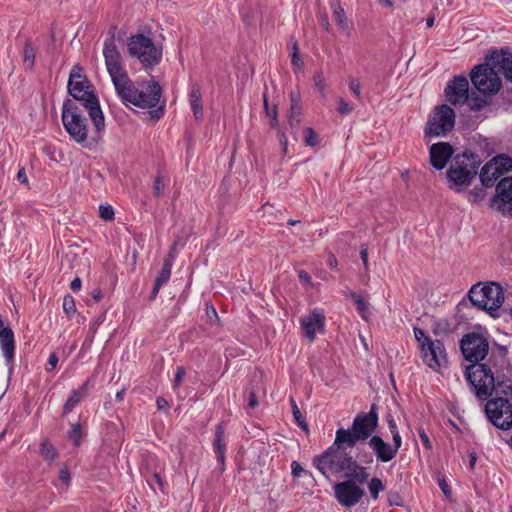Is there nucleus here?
Here are the masks:
<instances>
[{"instance_id":"obj_51","label":"nucleus","mask_w":512,"mask_h":512,"mask_svg":"<svg viewBox=\"0 0 512 512\" xmlns=\"http://www.w3.org/2000/svg\"><path fill=\"white\" fill-rule=\"evenodd\" d=\"M360 257H361V260L363 262V266H364V269L366 271L369 270V263H368V248L366 245H362L361 246V250H360Z\"/></svg>"},{"instance_id":"obj_59","label":"nucleus","mask_w":512,"mask_h":512,"mask_svg":"<svg viewBox=\"0 0 512 512\" xmlns=\"http://www.w3.org/2000/svg\"><path fill=\"white\" fill-rule=\"evenodd\" d=\"M319 22H320V25L325 28L326 31H329V28H330V24H329V20H328V16L327 14H322L320 15L319 17Z\"/></svg>"},{"instance_id":"obj_58","label":"nucleus","mask_w":512,"mask_h":512,"mask_svg":"<svg viewBox=\"0 0 512 512\" xmlns=\"http://www.w3.org/2000/svg\"><path fill=\"white\" fill-rule=\"evenodd\" d=\"M298 277L302 282H304L306 284H311V276L306 271H304V270L299 271Z\"/></svg>"},{"instance_id":"obj_49","label":"nucleus","mask_w":512,"mask_h":512,"mask_svg":"<svg viewBox=\"0 0 512 512\" xmlns=\"http://www.w3.org/2000/svg\"><path fill=\"white\" fill-rule=\"evenodd\" d=\"M264 106H265V110L267 112V115L272 118V123H271L272 127H276L277 126V110H276V107L274 106L272 108V110H270L266 97H264Z\"/></svg>"},{"instance_id":"obj_46","label":"nucleus","mask_w":512,"mask_h":512,"mask_svg":"<svg viewBox=\"0 0 512 512\" xmlns=\"http://www.w3.org/2000/svg\"><path fill=\"white\" fill-rule=\"evenodd\" d=\"M313 80H314V84L315 86L318 88V90L323 93L324 90H325V78L323 76V73L320 71V72H317L314 77H313Z\"/></svg>"},{"instance_id":"obj_2","label":"nucleus","mask_w":512,"mask_h":512,"mask_svg":"<svg viewBox=\"0 0 512 512\" xmlns=\"http://www.w3.org/2000/svg\"><path fill=\"white\" fill-rule=\"evenodd\" d=\"M83 70L79 65H75L69 75L68 92L77 101L81 102L88 111L89 117L95 127L94 140L100 137V133L105 128L104 115L100 108L98 98L91 90L89 80L83 75Z\"/></svg>"},{"instance_id":"obj_6","label":"nucleus","mask_w":512,"mask_h":512,"mask_svg":"<svg viewBox=\"0 0 512 512\" xmlns=\"http://www.w3.org/2000/svg\"><path fill=\"white\" fill-rule=\"evenodd\" d=\"M471 303L482 310L492 312L500 308L504 301L502 287L494 282L474 284L468 293Z\"/></svg>"},{"instance_id":"obj_40","label":"nucleus","mask_w":512,"mask_h":512,"mask_svg":"<svg viewBox=\"0 0 512 512\" xmlns=\"http://www.w3.org/2000/svg\"><path fill=\"white\" fill-rule=\"evenodd\" d=\"M81 426L80 424H74L72 425L71 430L69 431V438L74 442L76 446H79L81 441Z\"/></svg>"},{"instance_id":"obj_1","label":"nucleus","mask_w":512,"mask_h":512,"mask_svg":"<svg viewBox=\"0 0 512 512\" xmlns=\"http://www.w3.org/2000/svg\"><path fill=\"white\" fill-rule=\"evenodd\" d=\"M460 348L464 358L472 363L465 369V378L479 399L486 400L493 392L507 395L512 390L508 379L495 377L486 364L479 363L489 352V343L483 335L475 332L465 334Z\"/></svg>"},{"instance_id":"obj_60","label":"nucleus","mask_w":512,"mask_h":512,"mask_svg":"<svg viewBox=\"0 0 512 512\" xmlns=\"http://www.w3.org/2000/svg\"><path fill=\"white\" fill-rule=\"evenodd\" d=\"M81 285H82V281L79 277H76L72 280L71 284H70V288L73 290V291H79L81 289Z\"/></svg>"},{"instance_id":"obj_33","label":"nucleus","mask_w":512,"mask_h":512,"mask_svg":"<svg viewBox=\"0 0 512 512\" xmlns=\"http://www.w3.org/2000/svg\"><path fill=\"white\" fill-rule=\"evenodd\" d=\"M349 295L353 299V301L355 302L361 317L364 320H367L369 304L364 300V298L361 295H359V294H357L355 292H350Z\"/></svg>"},{"instance_id":"obj_54","label":"nucleus","mask_w":512,"mask_h":512,"mask_svg":"<svg viewBox=\"0 0 512 512\" xmlns=\"http://www.w3.org/2000/svg\"><path fill=\"white\" fill-rule=\"evenodd\" d=\"M59 478L60 480L65 483L66 485H69V482H70V473L68 471V469L65 467L63 469L60 470L59 472Z\"/></svg>"},{"instance_id":"obj_53","label":"nucleus","mask_w":512,"mask_h":512,"mask_svg":"<svg viewBox=\"0 0 512 512\" xmlns=\"http://www.w3.org/2000/svg\"><path fill=\"white\" fill-rule=\"evenodd\" d=\"M486 176L489 178H491V184H486L485 183H482L483 186L485 187H492L495 183V181L501 176V170H498V171H490L488 174H486Z\"/></svg>"},{"instance_id":"obj_12","label":"nucleus","mask_w":512,"mask_h":512,"mask_svg":"<svg viewBox=\"0 0 512 512\" xmlns=\"http://www.w3.org/2000/svg\"><path fill=\"white\" fill-rule=\"evenodd\" d=\"M346 480L334 485V494L337 501L344 507H352L359 503L365 495L362 484L356 478L346 476Z\"/></svg>"},{"instance_id":"obj_10","label":"nucleus","mask_w":512,"mask_h":512,"mask_svg":"<svg viewBox=\"0 0 512 512\" xmlns=\"http://www.w3.org/2000/svg\"><path fill=\"white\" fill-rule=\"evenodd\" d=\"M486 60L485 64H480L472 70L471 81L479 92L495 94L502 86L499 78L500 71L489 63V56L486 57Z\"/></svg>"},{"instance_id":"obj_57","label":"nucleus","mask_w":512,"mask_h":512,"mask_svg":"<svg viewBox=\"0 0 512 512\" xmlns=\"http://www.w3.org/2000/svg\"><path fill=\"white\" fill-rule=\"evenodd\" d=\"M206 313L210 320L214 318L215 321L218 320V314L216 312V309L212 305H206Z\"/></svg>"},{"instance_id":"obj_20","label":"nucleus","mask_w":512,"mask_h":512,"mask_svg":"<svg viewBox=\"0 0 512 512\" xmlns=\"http://www.w3.org/2000/svg\"><path fill=\"white\" fill-rule=\"evenodd\" d=\"M498 171L501 170V175H503L505 172H508L512 170V159L505 155L501 154L496 157H494L491 161L487 162L480 171V180L481 183L491 184V178L488 179L486 174H488L490 171Z\"/></svg>"},{"instance_id":"obj_35","label":"nucleus","mask_w":512,"mask_h":512,"mask_svg":"<svg viewBox=\"0 0 512 512\" xmlns=\"http://www.w3.org/2000/svg\"><path fill=\"white\" fill-rule=\"evenodd\" d=\"M290 404H291L292 413H293L295 421L302 429L307 430L308 425L305 420V417L302 415L296 401L292 397L290 398Z\"/></svg>"},{"instance_id":"obj_29","label":"nucleus","mask_w":512,"mask_h":512,"mask_svg":"<svg viewBox=\"0 0 512 512\" xmlns=\"http://www.w3.org/2000/svg\"><path fill=\"white\" fill-rule=\"evenodd\" d=\"M217 459L219 463L223 464L225 459V443H224V427L222 423H219L215 431V440L213 443Z\"/></svg>"},{"instance_id":"obj_5","label":"nucleus","mask_w":512,"mask_h":512,"mask_svg":"<svg viewBox=\"0 0 512 512\" xmlns=\"http://www.w3.org/2000/svg\"><path fill=\"white\" fill-rule=\"evenodd\" d=\"M480 164V159L473 153L456 155L447 170L449 188L459 192L469 186L477 175Z\"/></svg>"},{"instance_id":"obj_34","label":"nucleus","mask_w":512,"mask_h":512,"mask_svg":"<svg viewBox=\"0 0 512 512\" xmlns=\"http://www.w3.org/2000/svg\"><path fill=\"white\" fill-rule=\"evenodd\" d=\"M40 453L43 456V458L49 462L55 460V458L57 457L56 448L48 440H44L41 443Z\"/></svg>"},{"instance_id":"obj_43","label":"nucleus","mask_w":512,"mask_h":512,"mask_svg":"<svg viewBox=\"0 0 512 512\" xmlns=\"http://www.w3.org/2000/svg\"><path fill=\"white\" fill-rule=\"evenodd\" d=\"M349 88L355 95V97L360 100L361 99V86L360 82L356 78H349Z\"/></svg>"},{"instance_id":"obj_38","label":"nucleus","mask_w":512,"mask_h":512,"mask_svg":"<svg viewBox=\"0 0 512 512\" xmlns=\"http://www.w3.org/2000/svg\"><path fill=\"white\" fill-rule=\"evenodd\" d=\"M63 310L68 316H71L76 312L75 301L71 295L64 296Z\"/></svg>"},{"instance_id":"obj_16","label":"nucleus","mask_w":512,"mask_h":512,"mask_svg":"<svg viewBox=\"0 0 512 512\" xmlns=\"http://www.w3.org/2000/svg\"><path fill=\"white\" fill-rule=\"evenodd\" d=\"M493 205L504 215L512 216V177L503 178L496 186Z\"/></svg>"},{"instance_id":"obj_37","label":"nucleus","mask_w":512,"mask_h":512,"mask_svg":"<svg viewBox=\"0 0 512 512\" xmlns=\"http://www.w3.org/2000/svg\"><path fill=\"white\" fill-rule=\"evenodd\" d=\"M465 102H467L468 106L472 110H480L486 103L483 98L474 96V94H468V98L465 100Z\"/></svg>"},{"instance_id":"obj_56","label":"nucleus","mask_w":512,"mask_h":512,"mask_svg":"<svg viewBox=\"0 0 512 512\" xmlns=\"http://www.w3.org/2000/svg\"><path fill=\"white\" fill-rule=\"evenodd\" d=\"M258 406L257 396L254 391L249 393L248 407L254 409Z\"/></svg>"},{"instance_id":"obj_48","label":"nucleus","mask_w":512,"mask_h":512,"mask_svg":"<svg viewBox=\"0 0 512 512\" xmlns=\"http://www.w3.org/2000/svg\"><path fill=\"white\" fill-rule=\"evenodd\" d=\"M186 375V370L183 366H178L174 376V387H179L182 380Z\"/></svg>"},{"instance_id":"obj_36","label":"nucleus","mask_w":512,"mask_h":512,"mask_svg":"<svg viewBox=\"0 0 512 512\" xmlns=\"http://www.w3.org/2000/svg\"><path fill=\"white\" fill-rule=\"evenodd\" d=\"M304 137L308 146H316L319 143V136L311 127L305 128Z\"/></svg>"},{"instance_id":"obj_61","label":"nucleus","mask_w":512,"mask_h":512,"mask_svg":"<svg viewBox=\"0 0 512 512\" xmlns=\"http://www.w3.org/2000/svg\"><path fill=\"white\" fill-rule=\"evenodd\" d=\"M156 405L159 410L166 409L169 406L167 400L164 399L163 397H158L156 399Z\"/></svg>"},{"instance_id":"obj_52","label":"nucleus","mask_w":512,"mask_h":512,"mask_svg":"<svg viewBox=\"0 0 512 512\" xmlns=\"http://www.w3.org/2000/svg\"><path fill=\"white\" fill-rule=\"evenodd\" d=\"M391 434H392V438H393L392 449H395V454L397 455V452L402 445V438L399 434V431H395L394 433H391Z\"/></svg>"},{"instance_id":"obj_47","label":"nucleus","mask_w":512,"mask_h":512,"mask_svg":"<svg viewBox=\"0 0 512 512\" xmlns=\"http://www.w3.org/2000/svg\"><path fill=\"white\" fill-rule=\"evenodd\" d=\"M353 110L352 105L344 101L342 98L338 101V112L342 115H347Z\"/></svg>"},{"instance_id":"obj_21","label":"nucleus","mask_w":512,"mask_h":512,"mask_svg":"<svg viewBox=\"0 0 512 512\" xmlns=\"http://www.w3.org/2000/svg\"><path fill=\"white\" fill-rule=\"evenodd\" d=\"M489 63L497 68L508 81L512 82V52L508 49L495 51L489 56Z\"/></svg>"},{"instance_id":"obj_13","label":"nucleus","mask_w":512,"mask_h":512,"mask_svg":"<svg viewBox=\"0 0 512 512\" xmlns=\"http://www.w3.org/2000/svg\"><path fill=\"white\" fill-rule=\"evenodd\" d=\"M103 55L112 83L116 82L119 84V80L128 74L122 64L121 55L113 39H108L105 41Z\"/></svg>"},{"instance_id":"obj_44","label":"nucleus","mask_w":512,"mask_h":512,"mask_svg":"<svg viewBox=\"0 0 512 512\" xmlns=\"http://www.w3.org/2000/svg\"><path fill=\"white\" fill-rule=\"evenodd\" d=\"M485 196V192L482 188H474L473 190H471L469 192V200L471 202H478L480 200H482Z\"/></svg>"},{"instance_id":"obj_42","label":"nucleus","mask_w":512,"mask_h":512,"mask_svg":"<svg viewBox=\"0 0 512 512\" xmlns=\"http://www.w3.org/2000/svg\"><path fill=\"white\" fill-rule=\"evenodd\" d=\"M414 336L419 343L420 348L422 349V344H425V347L427 346L428 341H432L429 337L425 335V332L420 328H414Z\"/></svg>"},{"instance_id":"obj_3","label":"nucleus","mask_w":512,"mask_h":512,"mask_svg":"<svg viewBox=\"0 0 512 512\" xmlns=\"http://www.w3.org/2000/svg\"><path fill=\"white\" fill-rule=\"evenodd\" d=\"M337 445L338 447L332 446L314 459L317 469L326 477L344 472L345 477H354L359 481V484L366 483L369 478L366 468L360 466L348 453L340 449L341 444Z\"/></svg>"},{"instance_id":"obj_45","label":"nucleus","mask_w":512,"mask_h":512,"mask_svg":"<svg viewBox=\"0 0 512 512\" xmlns=\"http://www.w3.org/2000/svg\"><path fill=\"white\" fill-rule=\"evenodd\" d=\"M163 190H164V183H163L162 177L160 175H158L153 184L154 196H156V197L161 196L163 193Z\"/></svg>"},{"instance_id":"obj_27","label":"nucleus","mask_w":512,"mask_h":512,"mask_svg":"<svg viewBox=\"0 0 512 512\" xmlns=\"http://www.w3.org/2000/svg\"><path fill=\"white\" fill-rule=\"evenodd\" d=\"M189 101L196 120L203 117L202 94L198 85H194L189 94Z\"/></svg>"},{"instance_id":"obj_14","label":"nucleus","mask_w":512,"mask_h":512,"mask_svg":"<svg viewBox=\"0 0 512 512\" xmlns=\"http://www.w3.org/2000/svg\"><path fill=\"white\" fill-rule=\"evenodd\" d=\"M423 361L433 370L447 364V356L443 343L440 340L428 341L427 346L422 344Z\"/></svg>"},{"instance_id":"obj_8","label":"nucleus","mask_w":512,"mask_h":512,"mask_svg":"<svg viewBox=\"0 0 512 512\" xmlns=\"http://www.w3.org/2000/svg\"><path fill=\"white\" fill-rule=\"evenodd\" d=\"M128 51L146 68L157 65L162 58V50L155 46L151 38L143 34H136L129 38Z\"/></svg>"},{"instance_id":"obj_26","label":"nucleus","mask_w":512,"mask_h":512,"mask_svg":"<svg viewBox=\"0 0 512 512\" xmlns=\"http://www.w3.org/2000/svg\"><path fill=\"white\" fill-rule=\"evenodd\" d=\"M88 383L89 381L87 380L79 389L72 391L71 395L64 404V415L70 413L73 410V408L87 396Z\"/></svg>"},{"instance_id":"obj_31","label":"nucleus","mask_w":512,"mask_h":512,"mask_svg":"<svg viewBox=\"0 0 512 512\" xmlns=\"http://www.w3.org/2000/svg\"><path fill=\"white\" fill-rule=\"evenodd\" d=\"M333 8V20L338 25V27L342 30H346L348 28V24L346 21V15L344 9L341 7L339 3H335L332 6Z\"/></svg>"},{"instance_id":"obj_24","label":"nucleus","mask_w":512,"mask_h":512,"mask_svg":"<svg viewBox=\"0 0 512 512\" xmlns=\"http://www.w3.org/2000/svg\"><path fill=\"white\" fill-rule=\"evenodd\" d=\"M0 347L6 361L11 362L15 350L14 333L11 328L4 326L0 328Z\"/></svg>"},{"instance_id":"obj_22","label":"nucleus","mask_w":512,"mask_h":512,"mask_svg":"<svg viewBox=\"0 0 512 512\" xmlns=\"http://www.w3.org/2000/svg\"><path fill=\"white\" fill-rule=\"evenodd\" d=\"M378 461L389 462L395 458V449H392L380 436L374 435L368 442Z\"/></svg>"},{"instance_id":"obj_25","label":"nucleus","mask_w":512,"mask_h":512,"mask_svg":"<svg viewBox=\"0 0 512 512\" xmlns=\"http://www.w3.org/2000/svg\"><path fill=\"white\" fill-rule=\"evenodd\" d=\"M302 115V106L300 104V95L298 92L292 91L290 93V110L288 115V123L291 128H296Z\"/></svg>"},{"instance_id":"obj_28","label":"nucleus","mask_w":512,"mask_h":512,"mask_svg":"<svg viewBox=\"0 0 512 512\" xmlns=\"http://www.w3.org/2000/svg\"><path fill=\"white\" fill-rule=\"evenodd\" d=\"M171 267H172V260H170L169 258L165 259V261L163 263V267L160 271V274L156 278L155 283H154V287H153L152 295H151L152 299H154L157 296L161 286L169 280L170 275H171Z\"/></svg>"},{"instance_id":"obj_63","label":"nucleus","mask_w":512,"mask_h":512,"mask_svg":"<svg viewBox=\"0 0 512 512\" xmlns=\"http://www.w3.org/2000/svg\"><path fill=\"white\" fill-rule=\"evenodd\" d=\"M387 422H388V428L390 430L391 433H394L395 431H398V428H397V425H396V422L394 420L393 417H389L387 419Z\"/></svg>"},{"instance_id":"obj_11","label":"nucleus","mask_w":512,"mask_h":512,"mask_svg":"<svg viewBox=\"0 0 512 512\" xmlns=\"http://www.w3.org/2000/svg\"><path fill=\"white\" fill-rule=\"evenodd\" d=\"M488 420L497 428H512V404L503 397L489 399L485 405Z\"/></svg>"},{"instance_id":"obj_18","label":"nucleus","mask_w":512,"mask_h":512,"mask_svg":"<svg viewBox=\"0 0 512 512\" xmlns=\"http://www.w3.org/2000/svg\"><path fill=\"white\" fill-rule=\"evenodd\" d=\"M468 91V80L464 76H457L448 83L445 96L452 105H458L464 103L468 98Z\"/></svg>"},{"instance_id":"obj_17","label":"nucleus","mask_w":512,"mask_h":512,"mask_svg":"<svg viewBox=\"0 0 512 512\" xmlns=\"http://www.w3.org/2000/svg\"><path fill=\"white\" fill-rule=\"evenodd\" d=\"M300 325L304 336L313 342L317 332L324 333L325 331V316L320 310L314 309L310 314L301 317Z\"/></svg>"},{"instance_id":"obj_32","label":"nucleus","mask_w":512,"mask_h":512,"mask_svg":"<svg viewBox=\"0 0 512 512\" xmlns=\"http://www.w3.org/2000/svg\"><path fill=\"white\" fill-rule=\"evenodd\" d=\"M385 485L382 480L378 477H373L368 482V490L371 498L373 500H377L379 497V493L384 491Z\"/></svg>"},{"instance_id":"obj_55","label":"nucleus","mask_w":512,"mask_h":512,"mask_svg":"<svg viewBox=\"0 0 512 512\" xmlns=\"http://www.w3.org/2000/svg\"><path fill=\"white\" fill-rule=\"evenodd\" d=\"M291 470H292V475L295 477L301 476V473L303 472L302 466L296 461L292 462Z\"/></svg>"},{"instance_id":"obj_62","label":"nucleus","mask_w":512,"mask_h":512,"mask_svg":"<svg viewBox=\"0 0 512 512\" xmlns=\"http://www.w3.org/2000/svg\"><path fill=\"white\" fill-rule=\"evenodd\" d=\"M58 363V357L55 353L51 354L48 359V365L50 369H54Z\"/></svg>"},{"instance_id":"obj_23","label":"nucleus","mask_w":512,"mask_h":512,"mask_svg":"<svg viewBox=\"0 0 512 512\" xmlns=\"http://www.w3.org/2000/svg\"><path fill=\"white\" fill-rule=\"evenodd\" d=\"M113 85L118 96L124 103L129 102L134 105L136 94L139 92V87L135 86V84L129 79L128 75L119 80V85L116 82H113Z\"/></svg>"},{"instance_id":"obj_19","label":"nucleus","mask_w":512,"mask_h":512,"mask_svg":"<svg viewBox=\"0 0 512 512\" xmlns=\"http://www.w3.org/2000/svg\"><path fill=\"white\" fill-rule=\"evenodd\" d=\"M454 153V148L448 142H438L431 145L429 150L430 163L436 170H442L446 167Z\"/></svg>"},{"instance_id":"obj_9","label":"nucleus","mask_w":512,"mask_h":512,"mask_svg":"<svg viewBox=\"0 0 512 512\" xmlns=\"http://www.w3.org/2000/svg\"><path fill=\"white\" fill-rule=\"evenodd\" d=\"M455 119V112L450 106L446 104L436 106L428 118L425 136H446L454 128Z\"/></svg>"},{"instance_id":"obj_4","label":"nucleus","mask_w":512,"mask_h":512,"mask_svg":"<svg viewBox=\"0 0 512 512\" xmlns=\"http://www.w3.org/2000/svg\"><path fill=\"white\" fill-rule=\"evenodd\" d=\"M378 425V414L373 404L368 413H359L353 419L351 429L340 428L336 431L335 444H346L354 447L357 442L372 437Z\"/></svg>"},{"instance_id":"obj_39","label":"nucleus","mask_w":512,"mask_h":512,"mask_svg":"<svg viewBox=\"0 0 512 512\" xmlns=\"http://www.w3.org/2000/svg\"><path fill=\"white\" fill-rule=\"evenodd\" d=\"M257 11V8L251 6H245L241 10V18L246 25L253 23V15Z\"/></svg>"},{"instance_id":"obj_7","label":"nucleus","mask_w":512,"mask_h":512,"mask_svg":"<svg viewBox=\"0 0 512 512\" xmlns=\"http://www.w3.org/2000/svg\"><path fill=\"white\" fill-rule=\"evenodd\" d=\"M62 122L65 130L76 143L82 144L87 140L88 126L86 118L70 99L63 103Z\"/></svg>"},{"instance_id":"obj_64","label":"nucleus","mask_w":512,"mask_h":512,"mask_svg":"<svg viewBox=\"0 0 512 512\" xmlns=\"http://www.w3.org/2000/svg\"><path fill=\"white\" fill-rule=\"evenodd\" d=\"M291 56H292V59H291L292 64L295 67L300 68L302 66L303 62H302L301 58L299 57V55L298 54H292Z\"/></svg>"},{"instance_id":"obj_30","label":"nucleus","mask_w":512,"mask_h":512,"mask_svg":"<svg viewBox=\"0 0 512 512\" xmlns=\"http://www.w3.org/2000/svg\"><path fill=\"white\" fill-rule=\"evenodd\" d=\"M36 48L32 45L31 40H26L23 51V64L26 69H32L35 63Z\"/></svg>"},{"instance_id":"obj_41","label":"nucleus","mask_w":512,"mask_h":512,"mask_svg":"<svg viewBox=\"0 0 512 512\" xmlns=\"http://www.w3.org/2000/svg\"><path fill=\"white\" fill-rule=\"evenodd\" d=\"M99 215L105 221H111L114 219V210L111 206L101 205L99 207Z\"/></svg>"},{"instance_id":"obj_50","label":"nucleus","mask_w":512,"mask_h":512,"mask_svg":"<svg viewBox=\"0 0 512 512\" xmlns=\"http://www.w3.org/2000/svg\"><path fill=\"white\" fill-rule=\"evenodd\" d=\"M418 434H419V437L423 443V445L428 449H432V443L428 437V435L426 434V432L424 431L423 428H419L418 429Z\"/></svg>"},{"instance_id":"obj_15","label":"nucleus","mask_w":512,"mask_h":512,"mask_svg":"<svg viewBox=\"0 0 512 512\" xmlns=\"http://www.w3.org/2000/svg\"><path fill=\"white\" fill-rule=\"evenodd\" d=\"M138 94H136V100L134 105L140 108H153L155 107L161 97V87L155 82L143 83L139 86Z\"/></svg>"}]
</instances>
